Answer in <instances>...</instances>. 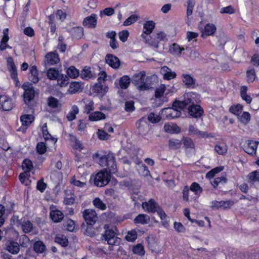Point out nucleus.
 Listing matches in <instances>:
<instances>
[{
	"instance_id": "9d476101",
	"label": "nucleus",
	"mask_w": 259,
	"mask_h": 259,
	"mask_svg": "<svg viewBox=\"0 0 259 259\" xmlns=\"http://www.w3.org/2000/svg\"><path fill=\"white\" fill-rule=\"evenodd\" d=\"M258 144V142L257 141L252 140L246 141V143L244 145V151L251 155H255Z\"/></svg>"
},
{
	"instance_id": "20e7f679",
	"label": "nucleus",
	"mask_w": 259,
	"mask_h": 259,
	"mask_svg": "<svg viewBox=\"0 0 259 259\" xmlns=\"http://www.w3.org/2000/svg\"><path fill=\"white\" fill-rule=\"evenodd\" d=\"M110 174L107 169L98 172L94 178L95 185L98 187H103L107 185L110 180Z\"/></svg>"
},
{
	"instance_id": "09e8293b",
	"label": "nucleus",
	"mask_w": 259,
	"mask_h": 259,
	"mask_svg": "<svg viewBox=\"0 0 259 259\" xmlns=\"http://www.w3.org/2000/svg\"><path fill=\"white\" fill-rule=\"evenodd\" d=\"M247 177L249 181L251 183L259 182V169L249 173Z\"/></svg>"
},
{
	"instance_id": "9b49d317",
	"label": "nucleus",
	"mask_w": 259,
	"mask_h": 259,
	"mask_svg": "<svg viewBox=\"0 0 259 259\" xmlns=\"http://www.w3.org/2000/svg\"><path fill=\"white\" fill-rule=\"evenodd\" d=\"M50 218L54 223H59L62 221L64 215L63 212L58 209H54V206H50Z\"/></svg>"
},
{
	"instance_id": "c85d7f7f",
	"label": "nucleus",
	"mask_w": 259,
	"mask_h": 259,
	"mask_svg": "<svg viewBox=\"0 0 259 259\" xmlns=\"http://www.w3.org/2000/svg\"><path fill=\"white\" fill-rule=\"evenodd\" d=\"M164 131L170 134H178L180 132V128L175 123H167L164 126Z\"/></svg>"
},
{
	"instance_id": "a19ab883",
	"label": "nucleus",
	"mask_w": 259,
	"mask_h": 259,
	"mask_svg": "<svg viewBox=\"0 0 259 259\" xmlns=\"http://www.w3.org/2000/svg\"><path fill=\"white\" fill-rule=\"evenodd\" d=\"M66 73L69 77L73 79L76 78L79 75V70L73 66H71L67 69Z\"/></svg>"
},
{
	"instance_id": "b1692460",
	"label": "nucleus",
	"mask_w": 259,
	"mask_h": 259,
	"mask_svg": "<svg viewBox=\"0 0 259 259\" xmlns=\"http://www.w3.org/2000/svg\"><path fill=\"white\" fill-rule=\"evenodd\" d=\"M131 80L128 75H123L115 81V84H118L122 89H126L130 85Z\"/></svg>"
},
{
	"instance_id": "ea45409f",
	"label": "nucleus",
	"mask_w": 259,
	"mask_h": 259,
	"mask_svg": "<svg viewBox=\"0 0 259 259\" xmlns=\"http://www.w3.org/2000/svg\"><path fill=\"white\" fill-rule=\"evenodd\" d=\"M46 249V245L42 241H36L33 244V249L37 253H42Z\"/></svg>"
},
{
	"instance_id": "4468645a",
	"label": "nucleus",
	"mask_w": 259,
	"mask_h": 259,
	"mask_svg": "<svg viewBox=\"0 0 259 259\" xmlns=\"http://www.w3.org/2000/svg\"><path fill=\"white\" fill-rule=\"evenodd\" d=\"M216 26L212 23L206 24L201 31V36L205 38L206 36L212 35L216 31Z\"/></svg>"
},
{
	"instance_id": "7c9ffc66",
	"label": "nucleus",
	"mask_w": 259,
	"mask_h": 259,
	"mask_svg": "<svg viewBox=\"0 0 259 259\" xmlns=\"http://www.w3.org/2000/svg\"><path fill=\"white\" fill-rule=\"evenodd\" d=\"M106 118V115L100 111H96L91 113L89 116V120L91 121H98L100 120L104 119Z\"/></svg>"
},
{
	"instance_id": "393cba45",
	"label": "nucleus",
	"mask_w": 259,
	"mask_h": 259,
	"mask_svg": "<svg viewBox=\"0 0 259 259\" xmlns=\"http://www.w3.org/2000/svg\"><path fill=\"white\" fill-rule=\"evenodd\" d=\"M108 88L107 86L103 84L101 82L96 83L93 87L92 91L101 95H105L108 91Z\"/></svg>"
},
{
	"instance_id": "c03bdc74",
	"label": "nucleus",
	"mask_w": 259,
	"mask_h": 259,
	"mask_svg": "<svg viewBox=\"0 0 259 259\" xmlns=\"http://www.w3.org/2000/svg\"><path fill=\"white\" fill-rule=\"evenodd\" d=\"M79 112V109L76 105L72 106L71 110L69 112L67 115V118L69 121H72L76 118V115Z\"/></svg>"
},
{
	"instance_id": "6e6d98bb",
	"label": "nucleus",
	"mask_w": 259,
	"mask_h": 259,
	"mask_svg": "<svg viewBox=\"0 0 259 259\" xmlns=\"http://www.w3.org/2000/svg\"><path fill=\"white\" fill-rule=\"evenodd\" d=\"M168 145L171 149H176L181 147L182 143L179 140L172 139L169 140Z\"/></svg>"
},
{
	"instance_id": "37998d69",
	"label": "nucleus",
	"mask_w": 259,
	"mask_h": 259,
	"mask_svg": "<svg viewBox=\"0 0 259 259\" xmlns=\"http://www.w3.org/2000/svg\"><path fill=\"white\" fill-rule=\"evenodd\" d=\"M55 241L63 247L67 246L68 243V239L66 237L60 234L56 235L55 238Z\"/></svg>"
},
{
	"instance_id": "7ed1b4c3",
	"label": "nucleus",
	"mask_w": 259,
	"mask_h": 259,
	"mask_svg": "<svg viewBox=\"0 0 259 259\" xmlns=\"http://www.w3.org/2000/svg\"><path fill=\"white\" fill-rule=\"evenodd\" d=\"M133 82L140 91L148 90L151 88L150 84L146 81V72L144 71L135 74L133 78Z\"/></svg>"
},
{
	"instance_id": "dca6fc26",
	"label": "nucleus",
	"mask_w": 259,
	"mask_h": 259,
	"mask_svg": "<svg viewBox=\"0 0 259 259\" xmlns=\"http://www.w3.org/2000/svg\"><path fill=\"white\" fill-rule=\"evenodd\" d=\"M33 116L31 115H23L21 116L20 120L22 122V124L25 127H21L19 128L18 131H21L23 133H25L26 128L29 126L33 121Z\"/></svg>"
},
{
	"instance_id": "680f3d73",
	"label": "nucleus",
	"mask_w": 259,
	"mask_h": 259,
	"mask_svg": "<svg viewBox=\"0 0 259 259\" xmlns=\"http://www.w3.org/2000/svg\"><path fill=\"white\" fill-rule=\"evenodd\" d=\"M22 166L25 172H28L32 168L33 165L30 160L26 159L23 161Z\"/></svg>"
},
{
	"instance_id": "c9c22d12",
	"label": "nucleus",
	"mask_w": 259,
	"mask_h": 259,
	"mask_svg": "<svg viewBox=\"0 0 259 259\" xmlns=\"http://www.w3.org/2000/svg\"><path fill=\"white\" fill-rule=\"evenodd\" d=\"M183 81L188 87H191L195 84V79L190 74H183L182 75Z\"/></svg>"
},
{
	"instance_id": "0e129e2a",
	"label": "nucleus",
	"mask_w": 259,
	"mask_h": 259,
	"mask_svg": "<svg viewBox=\"0 0 259 259\" xmlns=\"http://www.w3.org/2000/svg\"><path fill=\"white\" fill-rule=\"evenodd\" d=\"M75 202V197L73 194H67L64 199V203L66 205H72Z\"/></svg>"
},
{
	"instance_id": "bf43d9fd",
	"label": "nucleus",
	"mask_w": 259,
	"mask_h": 259,
	"mask_svg": "<svg viewBox=\"0 0 259 259\" xmlns=\"http://www.w3.org/2000/svg\"><path fill=\"white\" fill-rule=\"evenodd\" d=\"M60 64V58L58 55L55 53H50V65Z\"/></svg>"
},
{
	"instance_id": "338daca9",
	"label": "nucleus",
	"mask_w": 259,
	"mask_h": 259,
	"mask_svg": "<svg viewBox=\"0 0 259 259\" xmlns=\"http://www.w3.org/2000/svg\"><path fill=\"white\" fill-rule=\"evenodd\" d=\"M227 181V179L225 177L222 176L220 177H217L211 182L212 185L214 187H217L220 184L225 183Z\"/></svg>"
},
{
	"instance_id": "c756f323",
	"label": "nucleus",
	"mask_w": 259,
	"mask_h": 259,
	"mask_svg": "<svg viewBox=\"0 0 259 259\" xmlns=\"http://www.w3.org/2000/svg\"><path fill=\"white\" fill-rule=\"evenodd\" d=\"M56 80H57V85L61 88L66 87L69 82L68 77L63 74L60 75Z\"/></svg>"
},
{
	"instance_id": "f03ea898",
	"label": "nucleus",
	"mask_w": 259,
	"mask_h": 259,
	"mask_svg": "<svg viewBox=\"0 0 259 259\" xmlns=\"http://www.w3.org/2000/svg\"><path fill=\"white\" fill-rule=\"evenodd\" d=\"M98 157L99 159L97 161L100 166L107 167L109 173L115 174L116 172L115 158L113 153L108 152L102 156H100L98 153L93 156L94 159Z\"/></svg>"
},
{
	"instance_id": "79ce46f5",
	"label": "nucleus",
	"mask_w": 259,
	"mask_h": 259,
	"mask_svg": "<svg viewBox=\"0 0 259 259\" xmlns=\"http://www.w3.org/2000/svg\"><path fill=\"white\" fill-rule=\"evenodd\" d=\"M190 190L197 196V198L200 195L203 191L202 188L200 186L198 183L196 182L192 183L190 187Z\"/></svg>"
},
{
	"instance_id": "e2e57ef3",
	"label": "nucleus",
	"mask_w": 259,
	"mask_h": 259,
	"mask_svg": "<svg viewBox=\"0 0 259 259\" xmlns=\"http://www.w3.org/2000/svg\"><path fill=\"white\" fill-rule=\"evenodd\" d=\"M73 36L74 38L79 39L83 35V29L81 27H75L72 29Z\"/></svg>"
},
{
	"instance_id": "cd10ccee",
	"label": "nucleus",
	"mask_w": 259,
	"mask_h": 259,
	"mask_svg": "<svg viewBox=\"0 0 259 259\" xmlns=\"http://www.w3.org/2000/svg\"><path fill=\"white\" fill-rule=\"evenodd\" d=\"M57 68H50V79L56 80L59 77L60 75H61V73L62 71V66L60 64L59 65H57Z\"/></svg>"
},
{
	"instance_id": "f3484780",
	"label": "nucleus",
	"mask_w": 259,
	"mask_h": 259,
	"mask_svg": "<svg viewBox=\"0 0 259 259\" xmlns=\"http://www.w3.org/2000/svg\"><path fill=\"white\" fill-rule=\"evenodd\" d=\"M97 15L92 14L91 16L85 17L83 21V25L87 28H94L97 25Z\"/></svg>"
},
{
	"instance_id": "ddd939ff",
	"label": "nucleus",
	"mask_w": 259,
	"mask_h": 259,
	"mask_svg": "<svg viewBox=\"0 0 259 259\" xmlns=\"http://www.w3.org/2000/svg\"><path fill=\"white\" fill-rule=\"evenodd\" d=\"M142 208L147 212H155L158 208V205L153 199H150L148 202H143Z\"/></svg>"
},
{
	"instance_id": "4d7b16f0",
	"label": "nucleus",
	"mask_w": 259,
	"mask_h": 259,
	"mask_svg": "<svg viewBox=\"0 0 259 259\" xmlns=\"http://www.w3.org/2000/svg\"><path fill=\"white\" fill-rule=\"evenodd\" d=\"M220 13L222 14H233L235 13V10L234 7L231 5L227 7L221 8L220 10Z\"/></svg>"
},
{
	"instance_id": "5fc2aeb1",
	"label": "nucleus",
	"mask_w": 259,
	"mask_h": 259,
	"mask_svg": "<svg viewBox=\"0 0 259 259\" xmlns=\"http://www.w3.org/2000/svg\"><path fill=\"white\" fill-rule=\"evenodd\" d=\"M93 203L95 207L101 210H104L106 209V204L98 197L95 198Z\"/></svg>"
},
{
	"instance_id": "39448f33",
	"label": "nucleus",
	"mask_w": 259,
	"mask_h": 259,
	"mask_svg": "<svg viewBox=\"0 0 259 259\" xmlns=\"http://www.w3.org/2000/svg\"><path fill=\"white\" fill-rule=\"evenodd\" d=\"M106 229L104 237L106 241L110 245H118L120 242V239L115 236V233L113 230L108 229L107 225L104 226Z\"/></svg>"
},
{
	"instance_id": "6ab92c4d",
	"label": "nucleus",
	"mask_w": 259,
	"mask_h": 259,
	"mask_svg": "<svg viewBox=\"0 0 259 259\" xmlns=\"http://www.w3.org/2000/svg\"><path fill=\"white\" fill-rule=\"evenodd\" d=\"M28 79L33 83H36L38 82V73L36 66L33 65L30 67L28 73Z\"/></svg>"
},
{
	"instance_id": "603ef678",
	"label": "nucleus",
	"mask_w": 259,
	"mask_h": 259,
	"mask_svg": "<svg viewBox=\"0 0 259 259\" xmlns=\"http://www.w3.org/2000/svg\"><path fill=\"white\" fill-rule=\"evenodd\" d=\"M218 38V45L224 46L228 40V37L227 35L223 32H219L216 36Z\"/></svg>"
},
{
	"instance_id": "f257e3e1",
	"label": "nucleus",
	"mask_w": 259,
	"mask_h": 259,
	"mask_svg": "<svg viewBox=\"0 0 259 259\" xmlns=\"http://www.w3.org/2000/svg\"><path fill=\"white\" fill-rule=\"evenodd\" d=\"M184 100L174 102L172 108H166L161 111V117L166 119H172L179 117L181 115L180 111L177 108L183 109L191 103L196 102L197 96L193 92L187 93L184 95Z\"/></svg>"
},
{
	"instance_id": "774afa93",
	"label": "nucleus",
	"mask_w": 259,
	"mask_h": 259,
	"mask_svg": "<svg viewBox=\"0 0 259 259\" xmlns=\"http://www.w3.org/2000/svg\"><path fill=\"white\" fill-rule=\"evenodd\" d=\"M56 16L57 19L63 22L66 19L67 13L65 10H58L56 11Z\"/></svg>"
},
{
	"instance_id": "69168bd1",
	"label": "nucleus",
	"mask_w": 259,
	"mask_h": 259,
	"mask_svg": "<svg viewBox=\"0 0 259 259\" xmlns=\"http://www.w3.org/2000/svg\"><path fill=\"white\" fill-rule=\"evenodd\" d=\"M36 149L37 152L39 154H44L47 151V146L45 143L40 142L37 144Z\"/></svg>"
},
{
	"instance_id": "e433bc0d",
	"label": "nucleus",
	"mask_w": 259,
	"mask_h": 259,
	"mask_svg": "<svg viewBox=\"0 0 259 259\" xmlns=\"http://www.w3.org/2000/svg\"><path fill=\"white\" fill-rule=\"evenodd\" d=\"M81 89V84L77 81L71 82L67 92L70 94H74L79 92Z\"/></svg>"
},
{
	"instance_id": "6e6552de",
	"label": "nucleus",
	"mask_w": 259,
	"mask_h": 259,
	"mask_svg": "<svg viewBox=\"0 0 259 259\" xmlns=\"http://www.w3.org/2000/svg\"><path fill=\"white\" fill-rule=\"evenodd\" d=\"M195 94L197 96L196 98H195L196 102L191 103L189 105H187L186 107L189 106V113L191 116L195 118H198L202 115L203 110L200 106L193 105L194 103H197V100L199 99L198 95L196 94Z\"/></svg>"
},
{
	"instance_id": "423d86ee",
	"label": "nucleus",
	"mask_w": 259,
	"mask_h": 259,
	"mask_svg": "<svg viewBox=\"0 0 259 259\" xmlns=\"http://www.w3.org/2000/svg\"><path fill=\"white\" fill-rule=\"evenodd\" d=\"M22 88L24 90L23 94L24 100L25 103H28L35 96V92L32 85L29 82L24 83Z\"/></svg>"
},
{
	"instance_id": "72a5a7b5",
	"label": "nucleus",
	"mask_w": 259,
	"mask_h": 259,
	"mask_svg": "<svg viewBox=\"0 0 259 259\" xmlns=\"http://www.w3.org/2000/svg\"><path fill=\"white\" fill-rule=\"evenodd\" d=\"M184 50L183 47H180L177 44H172L169 48V52L174 55L180 56L182 54V52Z\"/></svg>"
},
{
	"instance_id": "49530a36",
	"label": "nucleus",
	"mask_w": 259,
	"mask_h": 259,
	"mask_svg": "<svg viewBox=\"0 0 259 259\" xmlns=\"http://www.w3.org/2000/svg\"><path fill=\"white\" fill-rule=\"evenodd\" d=\"M80 77L85 80H88L92 77L93 75L91 68L85 67L81 71L80 74Z\"/></svg>"
},
{
	"instance_id": "1a4fd4ad",
	"label": "nucleus",
	"mask_w": 259,
	"mask_h": 259,
	"mask_svg": "<svg viewBox=\"0 0 259 259\" xmlns=\"http://www.w3.org/2000/svg\"><path fill=\"white\" fill-rule=\"evenodd\" d=\"M62 104L57 99L50 97V113L56 114L60 112Z\"/></svg>"
},
{
	"instance_id": "bb28decb",
	"label": "nucleus",
	"mask_w": 259,
	"mask_h": 259,
	"mask_svg": "<svg viewBox=\"0 0 259 259\" xmlns=\"http://www.w3.org/2000/svg\"><path fill=\"white\" fill-rule=\"evenodd\" d=\"M171 89H167L165 84H161L158 87L155 92V96L156 98L161 97L165 93V95L168 94Z\"/></svg>"
},
{
	"instance_id": "052dcab7",
	"label": "nucleus",
	"mask_w": 259,
	"mask_h": 259,
	"mask_svg": "<svg viewBox=\"0 0 259 259\" xmlns=\"http://www.w3.org/2000/svg\"><path fill=\"white\" fill-rule=\"evenodd\" d=\"M138 19V16L136 15H132L128 17L123 22V25L125 26L131 25L136 22Z\"/></svg>"
},
{
	"instance_id": "f8f14e48",
	"label": "nucleus",
	"mask_w": 259,
	"mask_h": 259,
	"mask_svg": "<svg viewBox=\"0 0 259 259\" xmlns=\"http://www.w3.org/2000/svg\"><path fill=\"white\" fill-rule=\"evenodd\" d=\"M8 63L11 77L16 81V85H18L19 81L17 77V67L12 58L8 59Z\"/></svg>"
},
{
	"instance_id": "4c0bfd02",
	"label": "nucleus",
	"mask_w": 259,
	"mask_h": 259,
	"mask_svg": "<svg viewBox=\"0 0 259 259\" xmlns=\"http://www.w3.org/2000/svg\"><path fill=\"white\" fill-rule=\"evenodd\" d=\"M150 220L149 217L145 214H139L135 219L134 223L135 224H147Z\"/></svg>"
},
{
	"instance_id": "58836bf2",
	"label": "nucleus",
	"mask_w": 259,
	"mask_h": 259,
	"mask_svg": "<svg viewBox=\"0 0 259 259\" xmlns=\"http://www.w3.org/2000/svg\"><path fill=\"white\" fill-rule=\"evenodd\" d=\"M141 37L145 40V41L155 48L159 47V40L157 39L156 37L154 38H149L148 36L144 34H142Z\"/></svg>"
},
{
	"instance_id": "4be33fe9",
	"label": "nucleus",
	"mask_w": 259,
	"mask_h": 259,
	"mask_svg": "<svg viewBox=\"0 0 259 259\" xmlns=\"http://www.w3.org/2000/svg\"><path fill=\"white\" fill-rule=\"evenodd\" d=\"M160 73L163 76L164 79L170 80L175 78L176 77V73L175 72L172 71L170 68L166 66L161 67L160 69Z\"/></svg>"
},
{
	"instance_id": "5701e85b",
	"label": "nucleus",
	"mask_w": 259,
	"mask_h": 259,
	"mask_svg": "<svg viewBox=\"0 0 259 259\" xmlns=\"http://www.w3.org/2000/svg\"><path fill=\"white\" fill-rule=\"evenodd\" d=\"M106 62L113 68H118L120 65L118 58L113 55H107L106 57Z\"/></svg>"
},
{
	"instance_id": "412c9836",
	"label": "nucleus",
	"mask_w": 259,
	"mask_h": 259,
	"mask_svg": "<svg viewBox=\"0 0 259 259\" xmlns=\"http://www.w3.org/2000/svg\"><path fill=\"white\" fill-rule=\"evenodd\" d=\"M136 127L140 134L147 133L149 130V126L146 118L143 117L139 119L136 123Z\"/></svg>"
},
{
	"instance_id": "a878e982",
	"label": "nucleus",
	"mask_w": 259,
	"mask_h": 259,
	"mask_svg": "<svg viewBox=\"0 0 259 259\" xmlns=\"http://www.w3.org/2000/svg\"><path fill=\"white\" fill-rule=\"evenodd\" d=\"M155 26V23L153 21H147L143 25V33L146 36L150 34Z\"/></svg>"
},
{
	"instance_id": "a18cd8bd",
	"label": "nucleus",
	"mask_w": 259,
	"mask_h": 259,
	"mask_svg": "<svg viewBox=\"0 0 259 259\" xmlns=\"http://www.w3.org/2000/svg\"><path fill=\"white\" fill-rule=\"evenodd\" d=\"M239 121L244 124H247L250 120L251 116L249 112L244 111L238 117Z\"/></svg>"
},
{
	"instance_id": "de8ad7c7",
	"label": "nucleus",
	"mask_w": 259,
	"mask_h": 259,
	"mask_svg": "<svg viewBox=\"0 0 259 259\" xmlns=\"http://www.w3.org/2000/svg\"><path fill=\"white\" fill-rule=\"evenodd\" d=\"M133 252L139 256H143L145 251L143 245L141 244H138L133 248Z\"/></svg>"
},
{
	"instance_id": "0eeeda50",
	"label": "nucleus",
	"mask_w": 259,
	"mask_h": 259,
	"mask_svg": "<svg viewBox=\"0 0 259 259\" xmlns=\"http://www.w3.org/2000/svg\"><path fill=\"white\" fill-rule=\"evenodd\" d=\"M82 215L87 224L94 225L97 220V213L93 209H85L82 212Z\"/></svg>"
},
{
	"instance_id": "2f4dec72",
	"label": "nucleus",
	"mask_w": 259,
	"mask_h": 259,
	"mask_svg": "<svg viewBox=\"0 0 259 259\" xmlns=\"http://www.w3.org/2000/svg\"><path fill=\"white\" fill-rule=\"evenodd\" d=\"M189 134L190 135H196L199 137L204 138L207 137V134L205 132L198 130L195 126L191 125L189 127Z\"/></svg>"
},
{
	"instance_id": "8fccbe9b",
	"label": "nucleus",
	"mask_w": 259,
	"mask_h": 259,
	"mask_svg": "<svg viewBox=\"0 0 259 259\" xmlns=\"http://www.w3.org/2000/svg\"><path fill=\"white\" fill-rule=\"evenodd\" d=\"M75 228V223L71 219H67L63 224V229L68 231L72 232Z\"/></svg>"
},
{
	"instance_id": "473e14b6",
	"label": "nucleus",
	"mask_w": 259,
	"mask_h": 259,
	"mask_svg": "<svg viewBox=\"0 0 259 259\" xmlns=\"http://www.w3.org/2000/svg\"><path fill=\"white\" fill-rule=\"evenodd\" d=\"M214 150L220 155H224L227 152L228 146L225 143H220L215 146Z\"/></svg>"
},
{
	"instance_id": "aec40b11",
	"label": "nucleus",
	"mask_w": 259,
	"mask_h": 259,
	"mask_svg": "<svg viewBox=\"0 0 259 259\" xmlns=\"http://www.w3.org/2000/svg\"><path fill=\"white\" fill-rule=\"evenodd\" d=\"M148 246L149 248L152 252L158 254L160 250L158 247V243L157 240L153 236L147 237Z\"/></svg>"
},
{
	"instance_id": "864d4df0",
	"label": "nucleus",
	"mask_w": 259,
	"mask_h": 259,
	"mask_svg": "<svg viewBox=\"0 0 259 259\" xmlns=\"http://www.w3.org/2000/svg\"><path fill=\"white\" fill-rule=\"evenodd\" d=\"M223 169V166H219L215 167L206 174V178L209 179H211L214 177L215 174L221 172Z\"/></svg>"
},
{
	"instance_id": "3c124183",
	"label": "nucleus",
	"mask_w": 259,
	"mask_h": 259,
	"mask_svg": "<svg viewBox=\"0 0 259 259\" xmlns=\"http://www.w3.org/2000/svg\"><path fill=\"white\" fill-rule=\"evenodd\" d=\"M195 5V0H187L186 2L187 7V16L188 17L190 16L193 13L194 7Z\"/></svg>"
},
{
	"instance_id": "a211bd4d",
	"label": "nucleus",
	"mask_w": 259,
	"mask_h": 259,
	"mask_svg": "<svg viewBox=\"0 0 259 259\" xmlns=\"http://www.w3.org/2000/svg\"><path fill=\"white\" fill-rule=\"evenodd\" d=\"M6 250L13 254H17L20 250V246L17 242L8 241L6 243Z\"/></svg>"
},
{
	"instance_id": "13d9d810",
	"label": "nucleus",
	"mask_w": 259,
	"mask_h": 259,
	"mask_svg": "<svg viewBox=\"0 0 259 259\" xmlns=\"http://www.w3.org/2000/svg\"><path fill=\"white\" fill-rule=\"evenodd\" d=\"M243 107L240 104H237L231 107L230 110L231 113L238 117L241 113Z\"/></svg>"
},
{
	"instance_id": "2eb2a0df",
	"label": "nucleus",
	"mask_w": 259,
	"mask_h": 259,
	"mask_svg": "<svg viewBox=\"0 0 259 259\" xmlns=\"http://www.w3.org/2000/svg\"><path fill=\"white\" fill-rule=\"evenodd\" d=\"M0 105L2 108L5 111H9L13 107V104L11 99L5 95L0 96Z\"/></svg>"
},
{
	"instance_id": "f704fd0d",
	"label": "nucleus",
	"mask_w": 259,
	"mask_h": 259,
	"mask_svg": "<svg viewBox=\"0 0 259 259\" xmlns=\"http://www.w3.org/2000/svg\"><path fill=\"white\" fill-rule=\"evenodd\" d=\"M21 229L24 233H29L31 232L33 228L32 223L28 220L23 221L21 224Z\"/></svg>"
}]
</instances>
